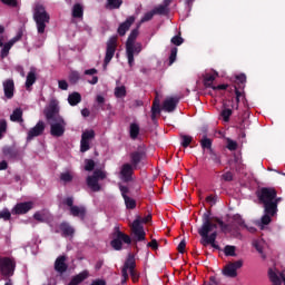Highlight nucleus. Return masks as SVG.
<instances>
[{
    "label": "nucleus",
    "instance_id": "1",
    "mask_svg": "<svg viewBox=\"0 0 285 285\" xmlns=\"http://www.w3.org/2000/svg\"><path fill=\"white\" fill-rule=\"evenodd\" d=\"M33 21L36 22L38 35H43L47 23H50V13L46 11L43 4H36L33 9Z\"/></svg>",
    "mask_w": 285,
    "mask_h": 285
},
{
    "label": "nucleus",
    "instance_id": "2",
    "mask_svg": "<svg viewBox=\"0 0 285 285\" xmlns=\"http://www.w3.org/2000/svg\"><path fill=\"white\" fill-rule=\"evenodd\" d=\"M277 195V189L273 187H263L257 194V198L259 204H263L264 213H271V210L275 207L274 198Z\"/></svg>",
    "mask_w": 285,
    "mask_h": 285
},
{
    "label": "nucleus",
    "instance_id": "3",
    "mask_svg": "<svg viewBox=\"0 0 285 285\" xmlns=\"http://www.w3.org/2000/svg\"><path fill=\"white\" fill-rule=\"evenodd\" d=\"M136 268H137V261H135V254H128L124 263V266L121 268V275H122L124 282H127L129 275L134 283L139 282V272H137ZM128 271H129V275H128Z\"/></svg>",
    "mask_w": 285,
    "mask_h": 285
},
{
    "label": "nucleus",
    "instance_id": "4",
    "mask_svg": "<svg viewBox=\"0 0 285 285\" xmlns=\"http://www.w3.org/2000/svg\"><path fill=\"white\" fill-rule=\"evenodd\" d=\"M153 222V215L149 214L146 217L141 218L138 216L131 224L132 234L136 237L137 242H144L146 239V232L144 230V225L141 224H150Z\"/></svg>",
    "mask_w": 285,
    "mask_h": 285
},
{
    "label": "nucleus",
    "instance_id": "5",
    "mask_svg": "<svg viewBox=\"0 0 285 285\" xmlns=\"http://www.w3.org/2000/svg\"><path fill=\"white\" fill-rule=\"evenodd\" d=\"M217 228V224L213 223L210 219V212H206L203 214V224L200 228H198V235H200V242H206V239H210V235H213V230Z\"/></svg>",
    "mask_w": 285,
    "mask_h": 285
},
{
    "label": "nucleus",
    "instance_id": "6",
    "mask_svg": "<svg viewBox=\"0 0 285 285\" xmlns=\"http://www.w3.org/2000/svg\"><path fill=\"white\" fill-rule=\"evenodd\" d=\"M16 269L17 261H14V258L8 256L0 257V275H2V277H12Z\"/></svg>",
    "mask_w": 285,
    "mask_h": 285
},
{
    "label": "nucleus",
    "instance_id": "7",
    "mask_svg": "<svg viewBox=\"0 0 285 285\" xmlns=\"http://www.w3.org/2000/svg\"><path fill=\"white\" fill-rule=\"evenodd\" d=\"M124 244H132V238L124 232H120L119 227H115L114 239L110 242L111 248H114V250H121Z\"/></svg>",
    "mask_w": 285,
    "mask_h": 285
},
{
    "label": "nucleus",
    "instance_id": "8",
    "mask_svg": "<svg viewBox=\"0 0 285 285\" xmlns=\"http://www.w3.org/2000/svg\"><path fill=\"white\" fill-rule=\"evenodd\" d=\"M117 36H112L107 40L106 43V55H105V60H104V70L108 68V63L112 61V58L115 57V52H117V41H118Z\"/></svg>",
    "mask_w": 285,
    "mask_h": 285
},
{
    "label": "nucleus",
    "instance_id": "9",
    "mask_svg": "<svg viewBox=\"0 0 285 285\" xmlns=\"http://www.w3.org/2000/svg\"><path fill=\"white\" fill-rule=\"evenodd\" d=\"M62 204L69 207V213L72 217H79L80 219H86V207L75 205L73 197H67L63 199Z\"/></svg>",
    "mask_w": 285,
    "mask_h": 285
},
{
    "label": "nucleus",
    "instance_id": "10",
    "mask_svg": "<svg viewBox=\"0 0 285 285\" xmlns=\"http://www.w3.org/2000/svg\"><path fill=\"white\" fill-rule=\"evenodd\" d=\"M137 37H139V29H132L130 35L127 38L126 41V55H127V59H128V65L130 68H132V43H135V41L137 40Z\"/></svg>",
    "mask_w": 285,
    "mask_h": 285
},
{
    "label": "nucleus",
    "instance_id": "11",
    "mask_svg": "<svg viewBox=\"0 0 285 285\" xmlns=\"http://www.w3.org/2000/svg\"><path fill=\"white\" fill-rule=\"evenodd\" d=\"M50 124V135L52 137H63L66 132V120L63 118H57Z\"/></svg>",
    "mask_w": 285,
    "mask_h": 285
},
{
    "label": "nucleus",
    "instance_id": "12",
    "mask_svg": "<svg viewBox=\"0 0 285 285\" xmlns=\"http://www.w3.org/2000/svg\"><path fill=\"white\" fill-rule=\"evenodd\" d=\"M243 266H244V261H235V262L228 263L223 268V275H225V277L235 278L237 277V271H239V268H242Z\"/></svg>",
    "mask_w": 285,
    "mask_h": 285
},
{
    "label": "nucleus",
    "instance_id": "13",
    "mask_svg": "<svg viewBox=\"0 0 285 285\" xmlns=\"http://www.w3.org/2000/svg\"><path fill=\"white\" fill-rule=\"evenodd\" d=\"M43 115L49 124L52 121H57V119L59 118H62L61 116H59V106L55 101H51L49 104V107L43 110Z\"/></svg>",
    "mask_w": 285,
    "mask_h": 285
},
{
    "label": "nucleus",
    "instance_id": "14",
    "mask_svg": "<svg viewBox=\"0 0 285 285\" xmlns=\"http://www.w3.org/2000/svg\"><path fill=\"white\" fill-rule=\"evenodd\" d=\"M135 173V167L131 164H124L120 168V179L128 184L132 181V175Z\"/></svg>",
    "mask_w": 285,
    "mask_h": 285
},
{
    "label": "nucleus",
    "instance_id": "15",
    "mask_svg": "<svg viewBox=\"0 0 285 285\" xmlns=\"http://www.w3.org/2000/svg\"><path fill=\"white\" fill-rule=\"evenodd\" d=\"M43 130H46V122L40 120L28 131L27 141H32L33 137H41V135H43Z\"/></svg>",
    "mask_w": 285,
    "mask_h": 285
},
{
    "label": "nucleus",
    "instance_id": "16",
    "mask_svg": "<svg viewBox=\"0 0 285 285\" xmlns=\"http://www.w3.org/2000/svg\"><path fill=\"white\" fill-rule=\"evenodd\" d=\"M32 202L18 203L12 209L11 215H26L32 210Z\"/></svg>",
    "mask_w": 285,
    "mask_h": 285
},
{
    "label": "nucleus",
    "instance_id": "17",
    "mask_svg": "<svg viewBox=\"0 0 285 285\" xmlns=\"http://www.w3.org/2000/svg\"><path fill=\"white\" fill-rule=\"evenodd\" d=\"M129 157H130V165L134 166L135 170H137L141 161L146 159L147 155H146V151L137 150V151H132L129 155Z\"/></svg>",
    "mask_w": 285,
    "mask_h": 285
},
{
    "label": "nucleus",
    "instance_id": "18",
    "mask_svg": "<svg viewBox=\"0 0 285 285\" xmlns=\"http://www.w3.org/2000/svg\"><path fill=\"white\" fill-rule=\"evenodd\" d=\"M68 258L66 255L58 256L55 262V272L63 275L68 271V264L66 263Z\"/></svg>",
    "mask_w": 285,
    "mask_h": 285
},
{
    "label": "nucleus",
    "instance_id": "19",
    "mask_svg": "<svg viewBox=\"0 0 285 285\" xmlns=\"http://www.w3.org/2000/svg\"><path fill=\"white\" fill-rule=\"evenodd\" d=\"M132 23H135L134 16L128 17L125 22L120 23L117 29V33L119 35V37H126V32L130 30V27L132 26Z\"/></svg>",
    "mask_w": 285,
    "mask_h": 285
},
{
    "label": "nucleus",
    "instance_id": "20",
    "mask_svg": "<svg viewBox=\"0 0 285 285\" xmlns=\"http://www.w3.org/2000/svg\"><path fill=\"white\" fill-rule=\"evenodd\" d=\"M177 104H179V98H168L164 101L163 109L165 110V112H175V110L177 109Z\"/></svg>",
    "mask_w": 285,
    "mask_h": 285
},
{
    "label": "nucleus",
    "instance_id": "21",
    "mask_svg": "<svg viewBox=\"0 0 285 285\" xmlns=\"http://www.w3.org/2000/svg\"><path fill=\"white\" fill-rule=\"evenodd\" d=\"M4 97L12 99L14 97V80L7 79L3 81Z\"/></svg>",
    "mask_w": 285,
    "mask_h": 285
},
{
    "label": "nucleus",
    "instance_id": "22",
    "mask_svg": "<svg viewBox=\"0 0 285 285\" xmlns=\"http://www.w3.org/2000/svg\"><path fill=\"white\" fill-rule=\"evenodd\" d=\"M59 230L61 232L62 237H73L75 236V227L70 225L68 222H62L59 225Z\"/></svg>",
    "mask_w": 285,
    "mask_h": 285
},
{
    "label": "nucleus",
    "instance_id": "23",
    "mask_svg": "<svg viewBox=\"0 0 285 285\" xmlns=\"http://www.w3.org/2000/svg\"><path fill=\"white\" fill-rule=\"evenodd\" d=\"M217 232H213L212 234H209V238L206 240H200L202 246H209L212 248H215L216 250H219V245H217Z\"/></svg>",
    "mask_w": 285,
    "mask_h": 285
},
{
    "label": "nucleus",
    "instance_id": "24",
    "mask_svg": "<svg viewBox=\"0 0 285 285\" xmlns=\"http://www.w3.org/2000/svg\"><path fill=\"white\" fill-rule=\"evenodd\" d=\"M214 222H217L218 226L220 227L222 233H233V230H235L237 233V227H235V225L232 224H226L224 223V220H222L220 218H215Z\"/></svg>",
    "mask_w": 285,
    "mask_h": 285
},
{
    "label": "nucleus",
    "instance_id": "25",
    "mask_svg": "<svg viewBox=\"0 0 285 285\" xmlns=\"http://www.w3.org/2000/svg\"><path fill=\"white\" fill-rule=\"evenodd\" d=\"M87 186L91 188L94 193L101 190V185H99V180L94 175L87 177Z\"/></svg>",
    "mask_w": 285,
    "mask_h": 285
},
{
    "label": "nucleus",
    "instance_id": "26",
    "mask_svg": "<svg viewBox=\"0 0 285 285\" xmlns=\"http://www.w3.org/2000/svg\"><path fill=\"white\" fill-rule=\"evenodd\" d=\"M36 82H37V70L35 68H31V70L27 75V80H26L27 90L29 88H32V86H35Z\"/></svg>",
    "mask_w": 285,
    "mask_h": 285
},
{
    "label": "nucleus",
    "instance_id": "27",
    "mask_svg": "<svg viewBox=\"0 0 285 285\" xmlns=\"http://www.w3.org/2000/svg\"><path fill=\"white\" fill-rule=\"evenodd\" d=\"M199 144L204 151L210 153L213 150V139L208 138V136L204 135Z\"/></svg>",
    "mask_w": 285,
    "mask_h": 285
},
{
    "label": "nucleus",
    "instance_id": "28",
    "mask_svg": "<svg viewBox=\"0 0 285 285\" xmlns=\"http://www.w3.org/2000/svg\"><path fill=\"white\" fill-rule=\"evenodd\" d=\"M232 219H233L232 225H233L235 228H238L237 232L239 230V228L246 227V222L244 220V218L242 217V215L235 214V215L232 217Z\"/></svg>",
    "mask_w": 285,
    "mask_h": 285
},
{
    "label": "nucleus",
    "instance_id": "29",
    "mask_svg": "<svg viewBox=\"0 0 285 285\" xmlns=\"http://www.w3.org/2000/svg\"><path fill=\"white\" fill-rule=\"evenodd\" d=\"M217 77H219V73L217 71H215L214 75L206 73L203 79L205 88H214L215 86H213V81H215V78Z\"/></svg>",
    "mask_w": 285,
    "mask_h": 285
},
{
    "label": "nucleus",
    "instance_id": "30",
    "mask_svg": "<svg viewBox=\"0 0 285 285\" xmlns=\"http://www.w3.org/2000/svg\"><path fill=\"white\" fill-rule=\"evenodd\" d=\"M157 115H161V107L160 102L157 98L154 99L153 106H151V120L155 121L157 119Z\"/></svg>",
    "mask_w": 285,
    "mask_h": 285
},
{
    "label": "nucleus",
    "instance_id": "31",
    "mask_svg": "<svg viewBox=\"0 0 285 285\" xmlns=\"http://www.w3.org/2000/svg\"><path fill=\"white\" fill-rule=\"evenodd\" d=\"M73 19H83V6L81 3H76L72 7Z\"/></svg>",
    "mask_w": 285,
    "mask_h": 285
},
{
    "label": "nucleus",
    "instance_id": "32",
    "mask_svg": "<svg viewBox=\"0 0 285 285\" xmlns=\"http://www.w3.org/2000/svg\"><path fill=\"white\" fill-rule=\"evenodd\" d=\"M2 153L8 159H16V157L19 155V151H17L14 147H4Z\"/></svg>",
    "mask_w": 285,
    "mask_h": 285
},
{
    "label": "nucleus",
    "instance_id": "33",
    "mask_svg": "<svg viewBox=\"0 0 285 285\" xmlns=\"http://www.w3.org/2000/svg\"><path fill=\"white\" fill-rule=\"evenodd\" d=\"M68 104L71 106H77L78 104H81V94L73 91L68 96Z\"/></svg>",
    "mask_w": 285,
    "mask_h": 285
},
{
    "label": "nucleus",
    "instance_id": "34",
    "mask_svg": "<svg viewBox=\"0 0 285 285\" xmlns=\"http://www.w3.org/2000/svg\"><path fill=\"white\" fill-rule=\"evenodd\" d=\"M139 125L137 122H132L129 126V137L130 139H137L139 137Z\"/></svg>",
    "mask_w": 285,
    "mask_h": 285
},
{
    "label": "nucleus",
    "instance_id": "35",
    "mask_svg": "<svg viewBox=\"0 0 285 285\" xmlns=\"http://www.w3.org/2000/svg\"><path fill=\"white\" fill-rule=\"evenodd\" d=\"M236 86L234 88H238V90H244L246 88V73H239L236 76Z\"/></svg>",
    "mask_w": 285,
    "mask_h": 285
},
{
    "label": "nucleus",
    "instance_id": "36",
    "mask_svg": "<svg viewBox=\"0 0 285 285\" xmlns=\"http://www.w3.org/2000/svg\"><path fill=\"white\" fill-rule=\"evenodd\" d=\"M268 277L273 285H282V274L277 275L273 269H269Z\"/></svg>",
    "mask_w": 285,
    "mask_h": 285
},
{
    "label": "nucleus",
    "instance_id": "37",
    "mask_svg": "<svg viewBox=\"0 0 285 285\" xmlns=\"http://www.w3.org/2000/svg\"><path fill=\"white\" fill-rule=\"evenodd\" d=\"M122 3V0H107L106 8L107 10H119Z\"/></svg>",
    "mask_w": 285,
    "mask_h": 285
},
{
    "label": "nucleus",
    "instance_id": "38",
    "mask_svg": "<svg viewBox=\"0 0 285 285\" xmlns=\"http://www.w3.org/2000/svg\"><path fill=\"white\" fill-rule=\"evenodd\" d=\"M10 119L17 122L23 121V110H21V108L14 109L10 116Z\"/></svg>",
    "mask_w": 285,
    "mask_h": 285
},
{
    "label": "nucleus",
    "instance_id": "39",
    "mask_svg": "<svg viewBox=\"0 0 285 285\" xmlns=\"http://www.w3.org/2000/svg\"><path fill=\"white\" fill-rule=\"evenodd\" d=\"M125 206L127 210H135L137 208V200L127 196L124 198Z\"/></svg>",
    "mask_w": 285,
    "mask_h": 285
},
{
    "label": "nucleus",
    "instance_id": "40",
    "mask_svg": "<svg viewBox=\"0 0 285 285\" xmlns=\"http://www.w3.org/2000/svg\"><path fill=\"white\" fill-rule=\"evenodd\" d=\"M114 95L117 99H124V97L127 95L126 86L116 87Z\"/></svg>",
    "mask_w": 285,
    "mask_h": 285
},
{
    "label": "nucleus",
    "instance_id": "41",
    "mask_svg": "<svg viewBox=\"0 0 285 285\" xmlns=\"http://www.w3.org/2000/svg\"><path fill=\"white\" fill-rule=\"evenodd\" d=\"M235 95H236V106H233L235 110L239 109V98L243 97V99H246V95L244 94V90H239V88L235 87Z\"/></svg>",
    "mask_w": 285,
    "mask_h": 285
},
{
    "label": "nucleus",
    "instance_id": "42",
    "mask_svg": "<svg viewBox=\"0 0 285 285\" xmlns=\"http://www.w3.org/2000/svg\"><path fill=\"white\" fill-rule=\"evenodd\" d=\"M275 215L277 214H271L265 212V215L261 218V224L263 226H268V224H271V222H273V219L271 217H275Z\"/></svg>",
    "mask_w": 285,
    "mask_h": 285
},
{
    "label": "nucleus",
    "instance_id": "43",
    "mask_svg": "<svg viewBox=\"0 0 285 285\" xmlns=\"http://www.w3.org/2000/svg\"><path fill=\"white\" fill-rule=\"evenodd\" d=\"M236 248L233 245H226L224 248V254L226 257H237V254L235 253Z\"/></svg>",
    "mask_w": 285,
    "mask_h": 285
},
{
    "label": "nucleus",
    "instance_id": "44",
    "mask_svg": "<svg viewBox=\"0 0 285 285\" xmlns=\"http://www.w3.org/2000/svg\"><path fill=\"white\" fill-rule=\"evenodd\" d=\"M75 177L70 171L61 173L60 174V181H63V184H70Z\"/></svg>",
    "mask_w": 285,
    "mask_h": 285
},
{
    "label": "nucleus",
    "instance_id": "45",
    "mask_svg": "<svg viewBox=\"0 0 285 285\" xmlns=\"http://www.w3.org/2000/svg\"><path fill=\"white\" fill-rule=\"evenodd\" d=\"M233 115V109L225 108L222 110L220 116L223 117V121H230V117Z\"/></svg>",
    "mask_w": 285,
    "mask_h": 285
},
{
    "label": "nucleus",
    "instance_id": "46",
    "mask_svg": "<svg viewBox=\"0 0 285 285\" xmlns=\"http://www.w3.org/2000/svg\"><path fill=\"white\" fill-rule=\"evenodd\" d=\"M183 148H188L193 144V137L188 135L180 136Z\"/></svg>",
    "mask_w": 285,
    "mask_h": 285
},
{
    "label": "nucleus",
    "instance_id": "47",
    "mask_svg": "<svg viewBox=\"0 0 285 285\" xmlns=\"http://www.w3.org/2000/svg\"><path fill=\"white\" fill-rule=\"evenodd\" d=\"M12 48V43H6L1 50V59H6V57H8V55H10V50Z\"/></svg>",
    "mask_w": 285,
    "mask_h": 285
},
{
    "label": "nucleus",
    "instance_id": "48",
    "mask_svg": "<svg viewBox=\"0 0 285 285\" xmlns=\"http://www.w3.org/2000/svg\"><path fill=\"white\" fill-rule=\"evenodd\" d=\"M95 137V130H86L81 135V139H85V141H90Z\"/></svg>",
    "mask_w": 285,
    "mask_h": 285
},
{
    "label": "nucleus",
    "instance_id": "49",
    "mask_svg": "<svg viewBox=\"0 0 285 285\" xmlns=\"http://www.w3.org/2000/svg\"><path fill=\"white\" fill-rule=\"evenodd\" d=\"M90 150V141L81 138L80 140V153H88Z\"/></svg>",
    "mask_w": 285,
    "mask_h": 285
},
{
    "label": "nucleus",
    "instance_id": "50",
    "mask_svg": "<svg viewBox=\"0 0 285 285\" xmlns=\"http://www.w3.org/2000/svg\"><path fill=\"white\" fill-rule=\"evenodd\" d=\"M81 79V76L78 71H71L69 75L70 83H77Z\"/></svg>",
    "mask_w": 285,
    "mask_h": 285
},
{
    "label": "nucleus",
    "instance_id": "51",
    "mask_svg": "<svg viewBox=\"0 0 285 285\" xmlns=\"http://www.w3.org/2000/svg\"><path fill=\"white\" fill-rule=\"evenodd\" d=\"M208 154L212 161H214V164L222 165V158L217 155V153H215V149H213L212 151H208Z\"/></svg>",
    "mask_w": 285,
    "mask_h": 285
},
{
    "label": "nucleus",
    "instance_id": "52",
    "mask_svg": "<svg viewBox=\"0 0 285 285\" xmlns=\"http://www.w3.org/2000/svg\"><path fill=\"white\" fill-rule=\"evenodd\" d=\"M254 248L259 253V255H262L263 259H266V254H264V247L261 242H254Z\"/></svg>",
    "mask_w": 285,
    "mask_h": 285
},
{
    "label": "nucleus",
    "instance_id": "53",
    "mask_svg": "<svg viewBox=\"0 0 285 285\" xmlns=\"http://www.w3.org/2000/svg\"><path fill=\"white\" fill-rule=\"evenodd\" d=\"M177 61V47L171 48L169 55V66H173Z\"/></svg>",
    "mask_w": 285,
    "mask_h": 285
},
{
    "label": "nucleus",
    "instance_id": "54",
    "mask_svg": "<svg viewBox=\"0 0 285 285\" xmlns=\"http://www.w3.org/2000/svg\"><path fill=\"white\" fill-rule=\"evenodd\" d=\"M154 14H168V8H166L164 4H160L154 9Z\"/></svg>",
    "mask_w": 285,
    "mask_h": 285
},
{
    "label": "nucleus",
    "instance_id": "55",
    "mask_svg": "<svg viewBox=\"0 0 285 285\" xmlns=\"http://www.w3.org/2000/svg\"><path fill=\"white\" fill-rule=\"evenodd\" d=\"M12 217V213L8 209H3L0 212V219H3L4 222H10V218Z\"/></svg>",
    "mask_w": 285,
    "mask_h": 285
},
{
    "label": "nucleus",
    "instance_id": "56",
    "mask_svg": "<svg viewBox=\"0 0 285 285\" xmlns=\"http://www.w3.org/2000/svg\"><path fill=\"white\" fill-rule=\"evenodd\" d=\"M283 199L284 198H282V197H277V194H276L274 202H273V204H275V207L271 210L272 215H277V206H279V203L283 202Z\"/></svg>",
    "mask_w": 285,
    "mask_h": 285
},
{
    "label": "nucleus",
    "instance_id": "57",
    "mask_svg": "<svg viewBox=\"0 0 285 285\" xmlns=\"http://www.w3.org/2000/svg\"><path fill=\"white\" fill-rule=\"evenodd\" d=\"M85 170H87L88 173H91V170H95V160L92 159H87L85 161Z\"/></svg>",
    "mask_w": 285,
    "mask_h": 285
},
{
    "label": "nucleus",
    "instance_id": "58",
    "mask_svg": "<svg viewBox=\"0 0 285 285\" xmlns=\"http://www.w3.org/2000/svg\"><path fill=\"white\" fill-rule=\"evenodd\" d=\"M8 130V121L6 119L0 120V139L3 138V132Z\"/></svg>",
    "mask_w": 285,
    "mask_h": 285
},
{
    "label": "nucleus",
    "instance_id": "59",
    "mask_svg": "<svg viewBox=\"0 0 285 285\" xmlns=\"http://www.w3.org/2000/svg\"><path fill=\"white\" fill-rule=\"evenodd\" d=\"M248 126H249L248 119L243 118V119L239 120L237 128L239 130H246V128H248Z\"/></svg>",
    "mask_w": 285,
    "mask_h": 285
},
{
    "label": "nucleus",
    "instance_id": "60",
    "mask_svg": "<svg viewBox=\"0 0 285 285\" xmlns=\"http://www.w3.org/2000/svg\"><path fill=\"white\" fill-rule=\"evenodd\" d=\"M171 43H173L174 46H181V43H184V38H181L180 35L174 36V37L171 38Z\"/></svg>",
    "mask_w": 285,
    "mask_h": 285
},
{
    "label": "nucleus",
    "instance_id": "61",
    "mask_svg": "<svg viewBox=\"0 0 285 285\" xmlns=\"http://www.w3.org/2000/svg\"><path fill=\"white\" fill-rule=\"evenodd\" d=\"M153 17H155V11L151 10L141 18V23H146V21H151Z\"/></svg>",
    "mask_w": 285,
    "mask_h": 285
},
{
    "label": "nucleus",
    "instance_id": "62",
    "mask_svg": "<svg viewBox=\"0 0 285 285\" xmlns=\"http://www.w3.org/2000/svg\"><path fill=\"white\" fill-rule=\"evenodd\" d=\"M94 176L96 177V179H106V173L101 169H96L94 171Z\"/></svg>",
    "mask_w": 285,
    "mask_h": 285
},
{
    "label": "nucleus",
    "instance_id": "63",
    "mask_svg": "<svg viewBox=\"0 0 285 285\" xmlns=\"http://www.w3.org/2000/svg\"><path fill=\"white\" fill-rule=\"evenodd\" d=\"M220 178L223 179V181H233L234 179L233 171H226L220 176Z\"/></svg>",
    "mask_w": 285,
    "mask_h": 285
},
{
    "label": "nucleus",
    "instance_id": "64",
    "mask_svg": "<svg viewBox=\"0 0 285 285\" xmlns=\"http://www.w3.org/2000/svg\"><path fill=\"white\" fill-rule=\"evenodd\" d=\"M227 148L229 149V150H237V141H235V140H233V139H230V138H228L227 139Z\"/></svg>",
    "mask_w": 285,
    "mask_h": 285
}]
</instances>
